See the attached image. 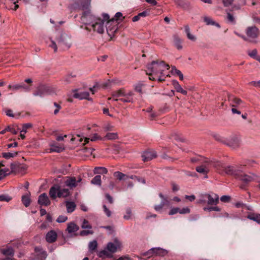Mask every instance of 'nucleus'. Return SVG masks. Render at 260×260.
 Returning <instances> with one entry per match:
<instances>
[{"mask_svg":"<svg viewBox=\"0 0 260 260\" xmlns=\"http://www.w3.org/2000/svg\"><path fill=\"white\" fill-rule=\"evenodd\" d=\"M93 232L90 230H83L80 232V235L82 236H87L89 234H92Z\"/></svg>","mask_w":260,"mask_h":260,"instance_id":"obj_59","label":"nucleus"},{"mask_svg":"<svg viewBox=\"0 0 260 260\" xmlns=\"http://www.w3.org/2000/svg\"><path fill=\"white\" fill-rule=\"evenodd\" d=\"M12 200L11 197L8 194H3L0 195V201L1 202H8Z\"/></svg>","mask_w":260,"mask_h":260,"instance_id":"obj_48","label":"nucleus"},{"mask_svg":"<svg viewBox=\"0 0 260 260\" xmlns=\"http://www.w3.org/2000/svg\"><path fill=\"white\" fill-rule=\"evenodd\" d=\"M81 181L82 179L81 177H79L78 179H76L75 177H68L65 181L64 184L67 186L72 189L76 187L78 185V183Z\"/></svg>","mask_w":260,"mask_h":260,"instance_id":"obj_11","label":"nucleus"},{"mask_svg":"<svg viewBox=\"0 0 260 260\" xmlns=\"http://www.w3.org/2000/svg\"><path fill=\"white\" fill-rule=\"evenodd\" d=\"M89 93L88 91H82L80 92H75L73 94V97L76 99L80 100L87 99L89 100Z\"/></svg>","mask_w":260,"mask_h":260,"instance_id":"obj_21","label":"nucleus"},{"mask_svg":"<svg viewBox=\"0 0 260 260\" xmlns=\"http://www.w3.org/2000/svg\"><path fill=\"white\" fill-rule=\"evenodd\" d=\"M89 140H90V141H95L98 140H102L103 138L101 137L97 134H94L91 135L90 138H86L85 141L86 142V143H88Z\"/></svg>","mask_w":260,"mask_h":260,"instance_id":"obj_44","label":"nucleus"},{"mask_svg":"<svg viewBox=\"0 0 260 260\" xmlns=\"http://www.w3.org/2000/svg\"><path fill=\"white\" fill-rule=\"evenodd\" d=\"M257 51L256 49H253L251 52L248 53V55L251 57H252V58L256 59V58H257V57L258 56H257Z\"/></svg>","mask_w":260,"mask_h":260,"instance_id":"obj_54","label":"nucleus"},{"mask_svg":"<svg viewBox=\"0 0 260 260\" xmlns=\"http://www.w3.org/2000/svg\"><path fill=\"white\" fill-rule=\"evenodd\" d=\"M98 248V242L96 240H93L88 244V250L90 253L95 251Z\"/></svg>","mask_w":260,"mask_h":260,"instance_id":"obj_38","label":"nucleus"},{"mask_svg":"<svg viewBox=\"0 0 260 260\" xmlns=\"http://www.w3.org/2000/svg\"><path fill=\"white\" fill-rule=\"evenodd\" d=\"M227 18L229 22L235 23V20L234 16L230 13H228L227 14Z\"/></svg>","mask_w":260,"mask_h":260,"instance_id":"obj_58","label":"nucleus"},{"mask_svg":"<svg viewBox=\"0 0 260 260\" xmlns=\"http://www.w3.org/2000/svg\"><path fill=\"white\" fill-rule=\"evenodd\" d=\"M156 156V153L154 150L145 151L143 153L142 155L143 158L142 160L145 162L150 161L155 158Z\"/></svg>","mask_w":260,"mask_h":260,"instance_id":"obj_14","label":"nucleus"},{"mask_svg":"<svg viewBox=\"0 0 260 260\" xmlns=\"http://www.w3.org/2000/svg\"><path fill=\"white\" fill-rule=\"evenodd\" d=\"M179 211V208L176 207V208H173L171 209L170 211L169 214L170 215L175 214L177 213H178Z\"/></svg>","mask_w":260,"mask_h":260,"instance_id":"obj_60","label":"nucleus"},{"mask_svg":"<svg viewBox=\"0 0 260 260\" xmlns=\"http://www.w3.org/2000/svg\"><path fill=\"white\" fill-rule=\"evenodd\" d=\"M211 164L208 160H204L201 165L196 168V170L199 173L204 176L205 178H207V174L210 171V165Z\"/></svg>","mask_w":260,"mask_h":260,"instance_id":"obj_7","label":"nucleus"},{"mask_svg":"<svg viewBox=\"0 0 260 260\" xmlns=\"http://www.w3.org/2000/svg\"><path fill=\"white\" fill-rule=\"evenodd\" d=\"M79 226L74 222H70L68 223L67 231L69 233H72L79 230Z\"/></svg>","mask_w":260,"mask_h":260,"instance_id":"obj_27","label":"nucleus"},{"mask_svg":"<svg viewBox=\"0 0 260 260\" xmlns=\"http://www.w3.org/2000/svg\"><path fill=\"white\" fill-rule=\"evenodd\" d=\"M54 106L56 107V109L54 111V114L55 115H56L58 113L59 110L61 109V107L59 104H57L56 102L54 103Z\"/></svg>","mask_w":260,"mask_h":260,"instance_id":"obj_61","label":"nucleus"},{"mask_svg":"<svg viewBox=\"0 0 260 260\" xmlns=\"http://www.w3.org/2000/svg\"><path fill=\"white\" fill-rule=\"evenodd\" d=\"M225 143L233 148H236L240 146V141L238 137L234 136L226 140Z\"/></svg>","mask_w":260,"mask_h":260,"instance_id":"obj_13","label":"nucleus"},{"mask_svg":"<svg viewBox=\"0 0 260 260\" xmlns=\"http://www.w3.org/2000/svg\"><path fill=\"white\" fill-rule=\"evenodd\" d=\"M52 92L51 88L45 85L39 86L36 91L34 93V96H39L40 97H43L44 96L48 94H50Z\"/></svg>","mask_w":260,"mask_h":260,"instance_id":"obj_8","label":"nucleus"},{"mask_svg":"<svg viewBox=\"0 0 260 260\" xmlns=\"http://www.w3.org/2000/svg\"><path fill=\"white\" fill-rule=\"evenodd\" d=\"M32 125L30 123H25L22 126V129L20 131V137L22 139H24L25 138V134L26 133L27 129L31 127Z\"/></svg>","mask_w":260,"mask_h":260,"instance_id":"obj_28","label":"nucleus"},{"mask_svg":"<svg viewBox=\"0 0 260 260\" xmlns=\"http://www.w3.org/2000/svg\"><path fill=\"white\" fill-rule=\"evenodd\" d=\"M103 19H102L92 15L90 12L87 11L83 13L81 20L94 31L102 34L105 30L104 22L109 19V16L107 14H103Z\"/></svg>","mask_w":260,"mask_h":260,"instance_id":"obj_1","label":"nucleus"},{"mask_svg":"<svg viewBox=\"0 0 260 260\" xmlns=\"http://www.w3.org/2000/svg\"><path fill=\"white\" fill-rule=\"evenodd\" d=\"M68 219V217L65 215H59L56 219V222L58 223H62L66 221Z\"/></svg>","mask_w":260,"mask_h":260,"instance_id":"obj_53","label":"nucleus"},{"mask_svg":"<svg viewBox=\"0 0 260 260\" xmlns=\"http://www.w3.org/2000/svg\"><path fill=\"white\" fill-rule=\"evenodd\" d=\"M118 137L117 134L116 133H107L103 140H115Z\"/></svg>","mask_w":260,"mask_h":260,"instance_id":"obj_45","label":"nucleus"},{"mask_svg":"<svg viewBox=\"0 0 260 260\" xmlns=\"http://www.w3.org/2000/svg\"><path fill=\"white\" fill-rule=\"evenodd\" d=\"M204 198L207 199V204L209 205H216L219 203V196L215 193H206L204 195Z\"/></svg>","mask_w":260,"mask_h":260,"instance_id":"obj_9","label":"nucleus"},{"mask_svg":"<svg viewBox=\"0 0 260 260\" xmlns=\"http://www.w3.org/2000/svg\"><path fill=\"white\" fill-rule=\"evenodd\" d=\"M38 203L41 206H49L50 201L46 193H43L39 196Z\"/></svg>","mask_w":260,"mask_h":260,"instance_id":"obj_15","label":"nucleus"},{"mask_svg":"<svg viewBox=\"0 0 260 260\" xmlns=\"http://www.w3.org/2000/svg\"><path fill=\"white\" fill-rule=\"evenodd\" d=\"M91 183L93 184L101 186V176L100 175H96L91 181Z\"/></svg>","mask_w":260,"mask_h":260,"instance_id":"obj_46","label":"nucleus"},{"mask_svg":"<svg viewBox=\"0 0 260 260\" xmlns=\"http://www.w3.org/2000/svg\"><path fill=\"white\" fill-rule=\"evenodd\" d=\"M229 100L231 102V105L232 107H237L242 102L241 99L232 95L229 96Z\"/></svg>","mask_w":260,"mask_h":260,"instance_id":"obj_25","label":"nucleus"},{"mask_svg":"<svg viewBox=\"0 0 260 260\" xmlns=\"http://www.w3.org/2000/svg\"><path fill=\"white\" fill-rule=\"evenodd\" d=\"M18 154L17 152H3L2 155V156L6 159H10L11 158L16 156Z\"/></svg>","mask_w":260,"mask_h":260,"instance_id":"obj_42","label":"nucleus"},{"mask_svg":"<svg viewBox=\"0 0 260 260\" xmlns=\"http://www.w3.org/2000/svg\"><path fill=\"white\" fill-rule=\"evenodd\" d=\"M172 84L176 91L178 92H180L183 95H186L187 93V91L184 90L179 84L178 82L176 80L172 81Z\"/></svg>","mask_w":260,"mask_h":260,"instance_id":"obj_26","label":"nucleus"},{"mask_svg":"<svg viewBox=\"0 0 260 260\" xmlns=\"http://www.w3.org/2000/svg\"><path fill=\"white\" fill-rule=\"evenodd\" d=\"M145 84L143 82H139L135 86V89L136 91L142 93V87L144 86Z\"/></svg>","mask_w":260,"mask_h":260,"instance_id":"obj_47","label":"nucleus"},{"mask_svg":"<svg viewBox=\"0 0 260 260\" xmlns=\"http://www.w3.org/2000/svg\"><path fill=\"white\" fill-rule=\"evenodd\" d=\"M223 170L225 174L234 176L236 178L237 175L240 173V169L239 168L232 166H229L227 167H223Z\"/></svg>","mask_w":260,"mask_h":260,"instance_id":"obj_12","label":"nucleus"},{"mask_svg":"<svg viewBox=\"0 0 260 260\" xmlns=\"http://www.w3.org/2000/svg\"><path fill=\"white\" fill-rule=\"evenodd\" d=\"M169 68V64L165 63L164 61L158 60L152 61L147 65L146 74L147 75L160 74L163 75L165 69L168 70Z\"/></svg>","mask_w":260,"mask_h":260,"instance_id":"obj_2","label":"nucleus"},{"mask_svg":"<svg viewBox=\"0 0 260 260\" xmlns=\"http://www.w3.org/2000/svg\"><path fill=\"white\" fill-rule=\"evenodd\" d=\"M82 228L83 229H91V226L89 224L88 221L87 220L84 219Z\"/></svg>","mask_w":260,"mask_h":260,"instance_id":"obj_56","label":"nucleus"},{"mask_svg":"<svg viewBox=\"0 0 260 260\" xmlns=\"http://www.w3.org/2000/svg\"><path fill=\"white\" fill-rule=\"evenodd\" d=\"M120 246L119 243L117 240H115L114 243L109 242L107 244V249L111 253H114L116 251L117 249Z\"/></svg>","mask_w":260,"mask_h":260,"instance_id":"obj_16","label":"nucleus"},{"mask_svg":"<svg viewBox=\"0 0 260 260\" xmlns=\"http://www.w3.org/2000/svg\"><path fill=\"white\" fill-rule=\"evenodd\" d=\"M153 251V248H152L150 249L149 250H148L147 251L143 253L142 254V255L144 256H146L148 258L154 256Z\"/></svg>","mask_w":260,"mask_h":260,"instance_id":"obj_50","label":"nucleus"},{"mask_svg":"<svg viewBox=\"0 0 260 260\" xmlns=\"http://www.w3.org/2000/svg\"><path fill=\"white\" fill-rule=\"evenodd\" d=\"M133 93L131 92L127 93H125V95L121 98L114 99V101H120L124 103H133Z\"/></svg>","mask_w":260,"mask_h":260,"instance_id":"obj_17","label":"nucleus"},{"mask_svg":"<svg viewBox=\"0 0 260 260\" xmlns=\"http://www.w3.org/2000/svg\"><path fill=\"white\" fill-rule=\"evenodd\" d=\"M70 194V191L67 188H61L59 186V192H58V198H65Z\"/></svg>","mask_w":260,"mask_h":260,"instance_id":"obj_33","label":"nucleus"},{"mask_svg":"<svg viewBox=\"0 0 260 260\" xmlns=\"http://www.w3.org/2000/svg\"><path fill=\"white\" fill-rule=\"evenodd\" d=\"M11 171L13 172H19V168H24V169H26L25 166L20 164L18 162L12 163L10 165Z\"/></svg>","mask_w":260,"mask_h":260,"instance_id":"obj_29","label":"nucleus"},{"mask_svg":"<svg viewBox=\"0 0 260 260\" xmlns=\"http://www.w3.org/2000/svg\"><path fill=\"white\" fill-rule=\"evenodd\" d=\"M169 204V201L168 200L161 201L159 205H155L154 208L156 211L160 212L165 205H168Z\"/></svg>","mask_w":260,"mask_h":260,"instance_id":"obj_40","label":"nucleus"},{"mask_svg":"<svg viewBox=\"0 0 260 260\" xmlns=\"http://www.w3.org/2000/svg\"><path fill=\"white\" fill-rule=\"evenodd\" d=\"M153 249L154 256H164L168 253L166 249L160 247H153Z\"/></svg>","mask_w":260,"mask_h":260,"instance_id":"obj_20","label":"nucleus"},{"mask_svg":"<svg viewBox=\"0 0 260 260\" xmlns=\"http://www.w3.org/2000/svg\"><path fill=\"white\" fill-rule=\"evenodd\" d=\"M8 88L13 91L17 90H23L25 92H28L30 90V85H26L24 83L10 84L8 85Z\"/></svg>","mask_w":260,"mask_h":260,"instance_id":"obj_10","label":"nucleus"},{"mask_svg":"<svg viewBox=\"0 0 260 260\" xmlns=\"http://www.w3.org/2000/svg\"><path fill=\"white\" fill-rule=\"evenodd\" d=\"M171 73L173 75L178 76L181 80H183V75L181 72L177 69L175 66H172Z\"/></svg>","mask_w":260,"mask_h":260,"instance_id":"obj_35","label":"nucleus"},{"mask_svg":"<svg viewBox=\"0 0 260 260\" xmlns=\"http://www.w3.org/2000/svg\"><path fill=\"white\" fill-rule=\"evenodd\" d=\"M231 197L229 196H222L220 198V201L224 203H228L231 201Z\"/></svg>","mask_w":260,"mask_h":260,"instance_id":"obj_55","label":"nucleus"},{"mask_svg":"<svg viewBox=\"0 0 260 260\" xmlns=\"http://www.w3.org/2000/svg\"><path fill=\"white\" fill-rule=\"evenodd\" d=\"M66 206L68 213L73 212L76 207L75 203L73 202L67 201L66 202Z\"/></svg>","mask_w":260,"mask_h":260,"instance_id":"obj_34","label":"nucleus"},{"mask_svg":"<svg viewBox=\"0 0 260 260\" xmlns=\"http://www.w3.org/2000/svg\"><path fill=\"white\" fill-rule=\"evenodd\" d=\"M97 255L99 257L102 258H104L105 257H110L112 256L111 253L107 249V248L104 250L99 251Z\"/></svg>","mask_w":260,"mask_h":260,"instance_id":"obj_31","label":"nucleus"},{"mask_svg":"<svg viewBox=\"0 0 260 260\" xmlns=\"http://www.w3.org/2000/svg\"><path fill=\"white\" fill-rule=\"evenodd\" d=\"M19 128L18 127L16 129L15 127V125H8L4 130L0 132V134H4L6 132H10L14 135L18 134Z\"/></svg>","mask_w":260,"mask_h":260,"instance_id":"obj_23","label":"nucleus"},{"mask_svg":"<svg viewBox=\"0 0 260 260\" xmlns=\"http://www.w3.org/2000/svg\"><path fill=\"white\" fill-rule=\"evenodd\" d=\"M190 212V209L188 207L183 208L180 209L179 208V213L181 214L189 213Z\"/></svg>","mask_w":260,"mask_h":260,"instance_id":"obj_57","label":"nucleus"},{"mask_svg":"<svg viewBox=\"0 0 260 260\" xmlns=\"http://www.w3.org/2000/svg\"><path fill=\"white\" fill-rule=\"evenodd\" d=\"M58 45L62 49H69L72 45L71 37L66 34H62L57 39Z\"/></svg>","mask_w":260,"mask_h":260,"instance_id":"obj_6","label":"nucleus"},{"mask_svg":"<svg viewBox=\"0 0 260 260\" xmlns=\"http://www.w3.org/2000/svg\"><path fill=\"white\" fill-rule=\"evenodd\" d=\"M57 239V234L54 231H50L46 235V240L49 243H53Z\"/></svg>","mask_w":260,"mask_h":260,"instance_id":"obj_18","label":"nucleus"},{"mask_svg":"<svg viewBox=\"0 0 260 260\" xmlns=\"http://www.w3.org/2000/svg\"><path fill=\"white\" fill-rule=\"evenodd\" d=\"M49 46L53 49L54 52H56L57 51V45L56 44V43L54 41H51V44L50 45H49Z\"/></svg>","mask_w":260,"mask_h":260,"instance_id":"obj_63","label":"nucleus"},{"mask_svg":"<svg viewBox=\"0 0 260 260\" xmlns=\"http://www.w3.org/2000/svg\"><path fill=\"white\" fill-rule=\"evenodd\" d=\"M173 42L174 46L177 48L178 50H181L182 49V41L177 36H174L173 38Z\"/></svg>","mask_w":260,"mask_h":260,"instance_id":"obj_37","label":"nucleus"},{"mask_svg":"<svg viewBox=\"0 0 260 260\" xmlns=\"http://www.w3.org/2000/svg\"><path fill=\"white\" fill-rule=\"evenodd\" d=\"M129 178H131L132 179H135L137 180L138 182L142 183L143 184L146 183V180L144 178L139 177L135 175H132L131 176H129Z\"/></svg>","mask_w":260,"mask_h":260,"instance_id":"obj_49","label":"nucleus"},{"mask_svg":"<svg viewBox=\"0 0 260 260\" xmlns=\"http://www.w3.org/2000/svg\"><path fill=\"white\" fill-rule=\"evenodd\" d=\"M1 252L3 255L6 256H12L14 254V250L11 247H9L6 249H2L1 250Z\"/></svg>","mask_w":260,"mask_h":260,"instance_id":"obj_36","label":"nucleus"},{"mask_svg":"<svg viewBox=\"0 0 260 260\" xmlns=\"http://www.w3.org/2000/svg\"><path fill=\"white\" fill-rule=\"evenodd\" d=\"M204 21L206 23L207 25H215L218 28L220 27V25L214 21L211 18L207 16H205L204 17Z\"/></svg>","mask_w":260,"mask_h":260,"instance_id":"obj_32","label":"nucleus"},{"mask_svg":"<svg viewBox=\"0 0 260 260\" xmlns=\"http://www.w3.org/2000/svg\"><path fill=\"white\" fill-rule=\"evenodd\" d=\"M21 200L26 207H28L30 204V192L22 196Z\"/></svg>","mask_w":260,"mask_h":260,"instance_id":"obj_39","label":"nucleus"},{"mask_svg":"<svg viewBox=\"0 0 260 260\" xmlns=\"http://www.w3.org/2000/svg\"><path fill=\"white\" fill-rule=\"evenodd\" d=\"M246 34L249 39V42L253 43H256L257 38L259 36V29L255 26L248 27L246 29Z\"/></svg>","mask_w":260,"mask_h":260,"instance_id":"obj_4","label":"nucleus"},{"mask_svg":"<svg viewBox=\"0 0 260 260\" xmlns=\"http://www.w3.org/2000/svg\"><path fill=\"white\" fill-rule=\"evenodd\" d=\"M119 22L115 21L114 18L108 19L106 22V30L109 36L112 38L117 31Z\"/></svg>","mask_w":260,"mask_h":260,"instance_id":"obj_3","label":"nucleus"},{"mask_svg":"<svg viewBox=\"0 0 260 260\" xmlns=\"http://www.w3.org/2000/svg\"><path fill=\"white\" fill-rule=\"evenodd\" d=\"M247 218L251 220L256 222L260 225V214L255 213H249L247 216Z\"/></svg>","mask_w":260,"mask_h":260,"instance_id":"obj_22","label":"nucleus"},{"mask_svg":"<svg viewBox=\"0 0 260 260\" xmlns=\"http://www.w3.org/2000/svg\"><path fill=\"white\" fill-rule=\"evenodd\" d=\"M236 178L239 179V180L243 181L245 183H249L252 181H255L257 182H260V177L254 174H250L249 175H247L243 173V172L240 170V173L239 174L237 175Z\"/></svg>","mask_w":260,"mask_h":260,"instance_id":"obj_5","label":"nucleus"},{"mask_svg":"<svg viewBox=\"0 0 260 260\" xmlns=\"http://www.w3.org/2000/svg\"><path fill=\"white\" fill-rule=\"evenodd\" d=\"M123 95H125V92L122 90L120 89L119 90L113 92L112 95V97L109 98L108 100L109 101L111 100L114 101V99L121 98Z\"/></svg>","mask_w":260,"mask_h":260,"instance_id":"obj_24","label":"nucleus"},{"mask_svg":"<svg viewBox=\"0 0 260 260\" xmlns=\"http://www.w3.org/2000/svg\"><path fill=\"white\" fill-rule=\"evenodd\" d=\"M104 211L108 217H110L111 215V212L109 209L105 205H103Z\"/></svg>","mask_w":260,"mask_h":260,"instance_id":"obj_62","label":"nucleus"},{"mask_svg":"<svg viewBox=\"0 0 260 260\" xmlns=\"http://www.w3.org/2000/svg\"><path fill=\"white\" fill-rule=\"evenodd\" d=\"M132 215V210L131 208H127L126 209V214L124 215L123 218L126 220H128L131 218Z\"/></svg>","mask_w":260,"mask_h":260,"instance_id":"obj_52","label":"nucleus"},{"mask_svg":"<svg viewBox=\"0 0 260 260\" xmlns=\"http://www.w3.org/2000/svg\"><path fill=\"white\" fill-rule=\"evenodd\" d=\"M50 152H60L64 150V147L62 146L57 145L55 144H50Z\"/></svg>","mask_w":260,"mask_h":260,"instance_id":"obj_30","label":"nucleus"},{"mask_svg":"<svg viewBox=\"0 0 260 260\" xmlns=\"http://www.w3.org/2000/svg\"><path fill=\"white\" fill-rule=\"evenodd\" d=\"M94 174H107L108 173V170L105 167H95L94 170Z\"/></svg>","mask_w":260,"mask_h":260,"instance_id":"obj_43","label":"nucleus"},{"mask_svg":"<svg viewBox=\"0 0 260 260\" xmlns=\"http://www.w3.org/2000/svg\"><path fill=\"white\" fill-rule=\"evenodd\" d=\"M210 162L211 163L210 165V168L212 166L217 168V169H220V168L222 169L223 168V166H222V164L219 161H217L216 162H213L212 161H210Z\"/></svg>","mask_w":260,"mask_h":260,"instance_id":"obj_51","label":"nucleus"},{"mask_svg":"<svg viewBox=\"0 0 260 260\" xmlns=\"http://www.w3.org/2000/svg\"><path fill=\"white\" fill-rule=\"evenodd\" d=\"M113 175L119 181L125 179V177L129 178V176H127L125 174L119 171H116L114 172Z\"/></svg>","mask_w":260,"mask_h":260,"instance_id":"obj_41","label":"nucleus"},{"mask_svg":"<svg viewBox=\"0 0 260 260\" xmlns=\"http://www.w3.org/2000/svg\"><path fill=\"white\" fill-rule=\"evenodd\" d=\"M59 192V185H54L52 186L49 190V194L52 199H55L58 197V192Z\"/></svg>","mask_w":260,"mask_h":260,"instance_id":"obj_19","label":"nucleus"},{"mask_svg":"<svg viewBox=\"0 0 260 260\" xmlns=\"http://www.w3.org/2000/svg\"><path fill=\"white\" fill-rule=\"evenodd\" d=\"M234 0H223V3L225 7H228L232 5Z\"/></svg>","mask_w":260,"mask_h":260,"instance_id":"obj_64","label":"nucleus"}]
</instances>
